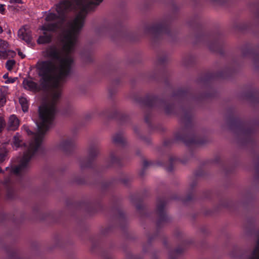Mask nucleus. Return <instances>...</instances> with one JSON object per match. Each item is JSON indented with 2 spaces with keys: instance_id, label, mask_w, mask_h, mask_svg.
I'll list each match as a JSON object with an SVG mask.
<instances>
[{
  "instance_id": "obj_20",
  "label": "nucleus",
  "mask_w": 259,
  "mask_h": 259,
  "mask_svg": "<svg viewBox=\"0 0 259 259\" xmlns=\"http://www.w3.org/2000/svg\"><path fill=\"white\" fill-rule=\"evenodd\" d=\"M18 55L21 58H24L25 57V55L21 52H18Z\"/></svg>"
},
{
  "instance_id": "obj_2",
  "label": "nucleus",
  "mask_w": 259,
  "mask_h": 259,
  "mask_svg": "<svg viewBox=\"0 0 259 259\" xmlns=\"http://www.w3.org/2000/svg\"><path fill=\"white\" fill-rule=\"evenodd\" d=\"M61 96L59 90H56L52 93V102L41 106L39 108V117L36 122L38 133L34 136V139L28 145L20 164L12 168V172L18 174L24 170L32 155L40 147L42 141L43 134L49 129L53 119L55 112L54 103Z\"/></svg>"
},
{
  "instance_id": "obj_3",
  "label": "nucleus",
  "mask_w": 259,
  "mask_h": 259,
  "mask_svg": "<svg viewBox=\"0 0 259 259\" xmlns=\"http://www.w3.org/2000/svg\"><path fill=\"white\" fill-rule=\"evenodd\" d=\"M56 18V16L53 13H49L46 17V20L47 23H45L41 28L43 35H40L37 39V42L39 44H46L50 42L51 40V35L49 32L54 30L56 27L51 23V21Z\"/></svg>"
},
{
  "instance_id": "obj_16",
  "label": "nucleus",
  "mask_w": 259,
  "mask_h": 259,
  "mask_svg": "<svg viewBox=\"0 0 259 259\" xmlns=\"http://www.w3.org/2000/svg\"><path fill=\"white\" fill-rule=\"evenodd\" d=\"M5 5L4 4H0V13L4 14L5 12Z\"/></svg>"
},
{
  "instance_id": "obj_4",
  "label": "nucleus",
  "mask_w": 259,
  "mask_h": 259,
  "mask_svg": "<svg viewBox=\"0 0 259 259\" xmlns=\"http://www.w3.org/2000/svg\"><path fill=\"white\" fill-rule=\"evenodd\" d=\"M71 3L72 0H65L58 5L56 6V11L58 14L61 16L65 12L75 8Z\"/></svg>"
},
{
  "instance_id": "obj_6",
  "label": "nucleus",
  "mask_w": 259,
  "mask_h": 259,
  "mask_svg": "<svg viewBox=\"0 0 259 259\" xmlns=\"http://www.w3.org/2000/svg\"><path fill=\"white\" fill-rule=\"evenodd\" d=\"M18 36L20 39L24 40L27 43L30 42L31 40L30 31L27 26L21 28L18 30Z\"/></svg>"
},
{
  "instance_id": "obj_22",
  "label": "nucleus",
  "mask_w": 259,
  "mask_h": 259,
  "mask_svg": "<svg viewBox=\"0 0 259 259\" xmlns=\"http://www.w3.org/2000/svg\"><path fill=\"white\" fill-rule=\"evenodd\" d=\"M3 78L4 79H5L6 80H7L9 78V76H8V74L7 73H6L4 75H3Z\"/></svg>"
},
{
  "instance_id": "obj_15",
  "label": "nucleus",
  "mask_w": 259,
  "mask_h": 259,
  "mask_svg": "<svg viewBox=\"0 0 259 259\" xmlns=\"http://www.w3.org/2000/svg\"><path fill=\"white\" fill-rule=\"evenodd\" d=\"M6 102V99L3 96L0 97V107L3 106Z\"/></svg>"
},
{
  "instance_id": "obj_24",
  "label": "nucleus",
  "mask_w": 259,
  "mask_h": 259,
  "mask_svg": "<svg viewBox=\"0 0 259 259\" xmlns=\"http://www.w3.org/2000/svg\"><path fill=\"white\" fill-rule=\"evenodd\" d=\"M2 171V170L1 169V168L0 167V172H1Z\"/></svg>"
},
{
  "instance_id": "obj_19",
  "label": "nucleus",
  "mask_w": 259,
  "mask_h": 259,
  "mask_svg": "<svg viewBox=\"0 0 259 259\" xmlns=\"http://www.w3.org/2000/svg\"><path fill=\"white\" fill-rule=\"evenodd\" d=\"M11 3H21V0H10Z\"/></svg>"
},
{
  "instance_id": "obj_12",
  "label": "nucleus",
  "mask_w": 259,
  "mask_h": 259,
  "mask_svg": "<svg viewBox=\"0 0 259 259\" xmlns=\"http://www.w3.org/2000/svg\"><path fill=\"white\" fill-rule=\"evenodd\" d=\"M6 152V150L4 147L0 148V162L5 160Z\"/></svg>"
},
{
  "instance_id": "obj_7",
  "label": "nucleus",
  "mask_w": 259,
  "mask_h": 259,
  "mask_svg": "<svg viewBox=\"0 0 259 259\" xmlns=\"http://www.w3.org/2000/svg\"><path fill=\"white\" fill-rule=\"evenodd\" d=\"M19 120L15 115H12L9 117L8 124L10 130H16L19 125Z\"/></svg>"
},
{
  "instance_id": "obj_14",
  "label": "nucleus",
  "mask_w": 259,
  "mask_h": 259,
  "mask_svg": "<svg viewBox=\"0 0 259 259\" xmlns=\"http://www.w3.org/2000/svg\"><path fill=\"white\" fill-rule=\"evenodd\" d=\"M17 79V77H13V78L10 77L8 79L6 80L5 81V82L6 83H11L14 82Z\"/></svg>"
},
{
  "instance_id": "obj_5",
  "label": "nucleus",
  "mask_w": 259,
  "mask_h": 259,
  "mask_svg": "<svg viewBox=\"0 0 259 259\" xmlns=\"http://www.w3.org/2000/svg\"><path fill=\"white\" fill-rule=\"evenodd\" d=\"M9 45L5 40L0 39V58L6 59L8 57H13L15 52L8 49Z\"/></svg>"
},
{
  "instance_id": "obj_18",
  "label": "nucleus",
  "mask_w": 259,
  "mask_h": 259,
  "mask_svg": "<svg viewBox=\"0 0 259 259\" xmlns=\"http://www.w3.org/2000/svg\"><path fill=\"white\" fill-rule=\"evenodd\" d=\"M23 130L25 131L28 135L31 134V131L29 130V128L27 126H24Z\"/></svg>"
},
{
  "instance_id": "obj_21",
  "label": "nucleus",
  "mask_w": 259,
  "mask_h": 259,
  "mask_svg": "<svg viewBox=\"0 0 259 259\" xmlns=\"http://www.w3.org/2000/svg\"><path fill=\"white\" fill-rule=\"evenodd\" d=\"M74 2H75L76 4V5H77V7H80V5H81L80 3H81V2L80 1H78V0H75Z\"/></svg>"
},
{
  "instance_id": "obj_10",
  "label": "nucleus",
  "mask_w": 259,
  "mask_h": 259,
  "mask_svg": "<svg viewBox=\"0 0 259 259\" xmlns=\"http://www.w3.org/2000/svg\"><path fill=\"white\" fill-rule=\"evenodd\" d=\"M72 143V140L69 138H66L62 140L60 142V146L62 148H65L66 147L70 145Z\"/></svg>"
},
{
  "instance_id": "obj_23",
  "label": "nucleus",
  "mask_w": 259,
  "mask_h": 259,
  "mask_svg": "<svg viewBox=\"0 0 259 259\" xmlns=\"http://www.w3.org/2000/svg\"><path fill=\"white\" fill-rule=\"evenodd\" d=\"M3 31L2 28L0 27V33Z\"/></svg>"
},
{
  "instance_id": "obj_13",
  "label": "nucleus",
  "mask_w": 259,
  "mask_h": 259,
  "mask_svg": "<svg viewBox=\"0 0 259 259\" xmlns=\"http://www.w3.org/2000/svg\"><path fill=\"white\" fill-rule=\"evenodd\" d=\"M123 137L120 135H115L113 137V140L116 143H119L122 140Z\"/></svg>"
},
{
  "instance_id": "obj_17",
  "label": "nucleus",
  "mask_w": 259,
  "mask_h": 259,
  "mask_svg": "<svg viewBox=\"0 0 259 259\" xmlns=\"http://www.w3.org/2000/svg\"><path fill=\"white\" fill-rule=\"evenodd\" d=\"M102 1V0H91V3L93 4H99L100 3H101Z\"/></svg>"
},
{
  "instance_id": "obj_11",
  "label": "nucleus",
  "mask_w": 259,
  "mask_h": 259,
  "mask_svg": "<svg viewBox=\"0 0 259 259\" xmlns=\"http://www.w3.org/2000/svg\"><path fill=\"white\" fill-rule=\"evenodd\" d=\"M15 61L13 60H9L7 61L6 64L7 69L9 71L11 70L13 67L15 66Z\"/></svg>"
},
{
  "instance_id": "obj_1",
  "label": "nucleus",
  "mask_w": 259,
  "mask_h": 259,
  "mask_svg": "<svg viewBox=\"0 0 259 259\" xmlns=\"http://www.w3.org/2000/svg\"><path fill=\"white\" fill-rule=\"evenodd\" d=\"M84 15L80 13L70 24L69 29L64 33L63 39V53H61L55 47H51L46 51V56L59 63L58 65L51 61L38 63L37 68L41 77V85H37L31 78L25 79L24 88L33 92L38 91L47 86L58 88L60 81L68 73L73 63V59L68 53L71 52L75 44L76 34L83 25Z\"/></svg>"
},
{
  "instance_id": "obj_8",
  "label": "nucleus",
  "mask_w": 259,
  "mask_h": 259,
  "mask_svg": "<svg viewBox=\"0 0 259 259\" xmlns=\"http://www.w3.org/2000/svg\"><path fill=\"white\" fill-rule=\"evenodd\" d=\"M19 103L21 105L22 110L24 112H26L28 109V103L27 99L24 97L19 98Z\"/></svg>"
},
{
  "instance_id": "obj_9",
  "label": "nucleus",
  "mask_w": 259,
  "mask_h": 259,
  "mask_svg": "<svg viewBox=\"0 0 259 259\" xmlns=\"http://www.w3.org/2000/svg\"><path fill=\"white\" fill-rule=\"evenodd\" d=\"M21 142V139L20 136L17 134L14 137L13 144V146L16 148L19 147L20 146V143Z\"/></svg>"
}]
</instances>
